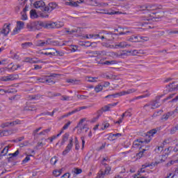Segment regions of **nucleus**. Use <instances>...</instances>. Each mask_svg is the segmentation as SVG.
Instances as JSON below:
<instances>
[{
  "instance_id": "2f4dec72",
  "label": "nucleus",
  "mask_w": 178,
  "mask_h": 178,
  "mask_svg": "<svg viewBox=\"0 0 178 178\" xmlns=\"http://www.w3.org/2000/svg\"><path fill=\"white\" fill-rule=\"evenodd\" d=\"M53 175L56 177H58V176H60L62 175V169H60L59 170H55L53 171Z\"/></svg>"
},
{
  "instance_id": "6ab92c4d",
  "label": "nucleus",
  "mask_w": 178,
  "mask_h": 178,
  "mask_svg": "<svg viewBox=\"0 0 178 178\" xmlns=\"http://www.w3.org/2000/svg\"><path fill=\"white\" fill-rule=\"evenodd\" d=\"M153 15H155L156 19H162V17L165 16V12L161 10L157 13H153Z\"/></svg>"
},
{
  "instance_id": "e2e57ef3",
  "label": "nucleus",
  "mask_w": 178,
  "mask_h": 178,
  "mask_svg": "<svg viewBox=\"0 0 178 178\" xmlns=\"http://www.w3.org/2000/svg\"><path fill=\"white\" fill-rule=\"evenodd\" d=\"M2 133V136H9V131H6V130H3L1 131Z\"/></svg>"
},
{
  "instance_id": "2eb2a0df",
  "label": "nucleus",
  "mask_w": 178,
  "mask_h": 178,
  "mask_svg": "<svg viewBox=\"0 0 178 178\" xmlns=\"http://www.w3.org/2000/svg\"><path fill=\"white\" fill-rule=\"evenodd\" d=\"M87 108H88V106H81V107H78L76 108H75L74 110H73L71 112H69L68 113H67L68 115V116H70V115H73L74 113H76V112H80V111L83 110V109H87Z\"/></svg>"
},
{
  "instance_id": "774afa93",
  "label": "nucleus",
  "mask_w": 178,
  "mask_h": 178,
  "mask_svg": "<svg viewBox=\"0 0 178 178\" xmlns=\"http://www.w3.org/2000/svg\"><path fill=\"white\" fill-rule=\"evenodd\" d=\"M69 177H70V174L68 173V172L64 174V175L61 177V178H69Z\"/></svg>"
},
{
  "instance_id": "37998d69",
  "label": "nucleus",
  "mask_w": 178,
  "mask_h": 178,
  "mask_svg": "<svg viewBox=\"0 0 178 178\" xmlns=\"http://www.w3.org/2000/svg\"><path fill=\"white\" fill-rule=\"evenodd\" d=\"M41 129H42V127H39V128L35 129V130L33 131V134H32L33 136H35V137H36L38 133L40 131V130H41Z\"/></svg>"
},
{
  "instance_id": "5fc2aeb1",
  "label": "nucleus",
  "mask_w": 178,
  "mask_h": 178,
  "mask_svg": "<svg viewBox=\"0 0 178 178\" xmlns=\"http://www.w3.org/2000/svg\"><path fill=\"white\" fill-rule=\"evenodd\" d=\"M138 40H140V42H141V40L143 41H148L147 37L138 36Z\"/></svg>"
},
{
  "instance_id": "49530a36",
  "label": "nucleus",
  "mask_w": 178,
  "mask_h": 178,
  "mask_svg": "<svg viewBox=\"0 0 178 178\" xmlns=\"http://www.w3.org/2000/svg\"><path fill=\"white\" fill-rule=\"evenodd\" d=\"M86 118L81 119L78 125L75 127V129H77V128L80 127V125L83 124V123H84V122H86Z\"/></svg>"
},
{
  "instance_id": "4be33fe9",
  "label": "nucleus",
  "mask_w": 178,
  "mask_h": 178,
  "mask_svg": "<svg viewBox=\"0 0 178 178\" xmlns=\"http://www.w3.org/2000/svg\"><path fill=\"white\" fill-rule=\"evenodd\" d=\"M129 41H131V42H140V39H138V36L137 35H131Z\"/></svg>"
},
{
  "instance_id": "09e8293b",
  "label": "nucleus",
  "mask_w": 178,
  "mask_h": 178,
  "mask_svg": "<svg viewBox=\"0 0 178 178\" xmlns=\"http://www.w3.org/2000/svg\"><path fill=\"white\" fill-rule=\"evenodd\" d=\"M102 125L104 126L103 127H102V130H105V129H108V127H109V123L104 122Z\"/></svg>"
},
{
  "instance_id": "0eeeda50",
  "label": "nucleus",
  "mask_w": 178,
  "mask_h": 178,
  "mask_svg": "<svg viewBox=\"0 0 178 178\" xmlns=\"http://www.w3.org/2000/svg\"><path fill=\"white\" fill-rule=\"evenodd\" d=\"M42 27L44 28V22H42V21L33 22L34 31H35V30H41Z\"/></svg>"
},
{
  "instance_id": "0e129e2a",
  "label": "nucleus",
  "mask_w": 178,
  "mask_h": 178,
  "mask_svg": "<svg viewBox=\"0 0 178 178\" xmlns=\"http://www.w3.org/2000/svg\"><path fill=\"white\" fill-rule=\"evenodd\" d=\"M74 172H75L76 175H80V173H81L83 172V170H81L80 168H76Z\"/></svg>"
},
{
  "instance_id": "4c0bfd02",
  "label": "nucleus",
  "mask_w": 178,
  "mask_h": 178,
  "mask_svg": "<svg viewBox=\"0 0 178 178\" xmlns=\"http://www.w3.org/2000/svg\"><path fill=\"white\" fill-rule=\"evenodd\" d=\"M145 151H147V149H143L142 151L139 152L137 154L136 156L138 158H143V155L144 154Z\"/></svg>"
},
{
  "instance_id": "a19ab883",
  "label": "nucleus",
  "mask_w": 178,
  "mask_h": 178,
  "mask_svg": "<svg viewBox=\"0 0 178 178\" xmlns=\"http://www.w3.org/2000/svg\"><path fill=\"white\" fill-rule=\"evenodd\" d=\"M175 163H178V160H171L167 163V166H172V165H175Z\"/></svg>"
},
{
  "instance_id": "dca6fc26",
  "label": "nucleus",
  "mask_w": 178,
  "mask_h": 178,
  "mask_svg": "<svg viewBox=\"0 0 178 178\" xmlns=\"http://www.w3.org/2000/svg\"><path fill=\"white\" fill-rule=\"evenodd\" d=\"M1 81H12L15 80V76L12 74H10L6 76H3L0 79Z\"/></svg>"
},
{
  "instance_id": "bf43d9fd",
  "label": "nucleus",
  "mask_w": 178,
  "mask_h": 178,
  "mask_svg": "<svg viewBox=\"0 0 178 178\" xmlns=\"http://www.w3.org/2000/svg\"><path fill=\"white\" fill-rule=\"evenodd\" d=\"M128 94H133V92H136L137 91V89L131 88V89H128Z\"/></svg>"
},
{
  "instance_id": "1a4fd4ad",
  "label": "nucleus",
  "mask_w": 178,
  "mask_h": 178,
  "mask_svg": "<svg viewBox=\"0 0 178 178\" xmlns=\"http://www.w3.org/2000/svg\"><path fill=\"white\" fill-rule=\"evenodd\" d=\"M109 172H111V167H106V169L104 171H99L97 178H104L105 175H109Z\"/></svg>"
},
{
  "instance_id": "338daca9",
  "label": "nucleus",
  "mask_w": 178,
  "mask_h": 178,
  "mask_svg": "<svg viewBox=\"0 0 178 178\" xmlns=\"http://www.w3.org/2000/svg\"><path fill=\"white\" fill-rule=\"evenodd\" d=\"M75 149H76V151H79V149H80V145H79V140H76V142L75 143Z\"/></svg>"
},
{
  "instance_id": "c03bdc74",
  "label": "nucleus",
  "mask_w": 178,
  "mask_h": 178,
  "mask_svg": "<svg viewBox=\"0 0 178 178\" xmlns=\"http://www.w3.org/2000/svg\"><path fill=\"white\" fill-rule=\"evenodd\" d=\"M16 124H20V120H17L15 121L10 122V126H15Z\"/></svg>"
},
{
  "instance_id": "f8f14e48",
  "label": "nucleus",
  "mask_w": 178,
  "mask_h": 178,
  "mask_svg": "<svg viewBox=\"0 0 178 178\" xmlns=\"http://www.w3.org/2000/svg\"><path fill=\"white\" fill-rule=\"evenodd\" d=\"M97 63L99 65H106L107 66H109V65H116L115 60H106L104 61V59H101L100 60L97 61Z\"/></svg>"
},
{
  "instance_id": "5701e85b",
  "label": "nucleus",
  "mask_w": 178,
  "mask_h": 178,
  "mask_svg": "<svg viewBox=\"0 0 178 178\" xmlns=\"http://www.w3.org/2000/svg\"><path fill=\"white\" fill-rule=\"evenodd\" d=\"M69 140V134L66 133L63 136V140L60 143V145H64L65 143Z\"/></svg>"
},
{
  "instance_id": "69168bd1",
  "label": "nucleus",
  "mask_w": 178,
  "mask_h": 178,
  "mask_svg": "<svg viewBox=\"0 0 178 178\" xmlns=\"http://www.w3.org/2000/svg\"><path fill=\"white\" fill-rule=\"evenodd\" d=\"M127 94H129L128 90H124L120 92V97H122V95H127Z\"/></svg>"
},
{
  "instance_id": "4d7b16f0",
  "label": "nucleus",
  "mask_w": 178,
  "mask_h": 178,
  "mask_svg": "<svg viewBox=\"0 0 178 178\" xmlns=\"http://www.w3.org/2000/svg\"><path fill=\"white\" fill-rule=\"evenodd\" d=\"M65 55V53L62 51H59L57 50V52L56 53V56H63Z\"/></svg>"
},
{
  "instance_id": "f3484780",
  "label": "nucleus",
  "mask_w": 178,
  "mask_h": 178,
  "mask_svg": "<svg viewBox=\"0 0 178 178\" xmlns=\"http://www.w3.org/2000/svg\"><path fill=\"white\" fill-rule=\"evenodd\" d=\"M25 62H29V63H40L41 60L37 59V58H26Z\"/></svg>"
},
{
  "instance_id": "7ed1b4c3",
  "label": "nucleus",
  "mask_w": 178,
  "mask_h": 178,
  "mask_svg": "<svg viewBox=\"0 0 178 178\" xmlns=\"http://www.w3.org/2000/svg\"><path fill=\"white\" fill-rule=\"evenodd\" d=\"M43 23L44 29H59V27H60V25L56 22H49Z\"/></svg>"
},
{
  "instance_id": "79ce46f5",
  "label": "nucleus",
  "mask_w": 178,
  "mask_h": 178,
  "mask_svg": "<svg viewBox=\"0 0 178 178\" xmlns=\"http://www.w3.org/2000/svg\"><path fill=\"white\" fill-rule=\"evenodd\" d=\"M175 95H176V94H175V93L170 95L168 97H167L165 99H164L163 100V102H166V101H168V99H172V98H173V97H175Z\"/></svg>"
},
{
  "instance_id": "6e6552de",
  "label": "nucleus",
  "mask_w": 178,
  "mask_h": 178,
  "mask_svg": "<svg viewBox=\"0 0 178 178\" xmlns=\"http://www.w3.org/2000/svg\"><path fill=\"white\" fill-rule=\"evenodd\" d=\"M149 141H151V139L145 138L143 140L141 139H137L134 142V147H139V145H141L140 144H144V143L145 144H148ZM137 143H140V144Z\"/></svg>"
},
{
  "instance_id": "c9c22d12",
  "label": "nucleus",
  "mask_w": 178,
  "mask_h": 178,
  "mask_svg": "<svg viewBox=\"0 0 178 178\" xmlns=\"http://www.w3.org/2000/svg\"><path fill=\"white\" fill-rule=\"evenodd\" d=\"M49 50V52L50 53V55H52L53 56H56L57 50L54 48L47 49Z\"/></svg>"
},
{
  "instance_id": "473e14b6",
  "label": "nucleus",
  "mask_w": 178,
  "mask_h": 178,
  "mask_svg": "<svg viewBox=\"0 0 178 178\" xmlns=\"http://www.w3.org/2000/svg\"><path fill=\"white\" fill-rule=\"evenodd\" d=\"M80 129H78V134H81V131H83V130H84V129H86L85 131H88V127H87V125L85 124L83 125L82 127H79Z\"/></svg>"
},
{
  "instance_id": "bb28decb",
  "label": "nucleus",
  "mask_w": 178,
  "mask_h": 178,
  "mask_svg": "<svg viewBox=\"0 0 178 178\" xmlns=\"http://www.w3.org/2000/svg\"><path fill=\"white\" fill-rule=\"evenodd\" d=\"M30 15L31 19H37V17H38V15L37 14V11H35V10H31L30 11Z\"/></svg>"
},
{
  "instance_id": "4468645a",
  "label": "nucleus",
  "mask_w": 178,
  "mask_h": 178,
  "mask_svg": "<svg viewBox=\"0 0 178 178\" xmlns=\"http://www.w3.org/2000/svg\"><path fill=\"white\" fill-rule=\"evenodd\" d=\"M116 105H118V102L109 104L102 107V111H103V112H109V111H111V108H112V106H116Z\"/></svg>"
},
{
  "instance_id": "3c124183",
  "label": "nucleus",
  "mask_w": 178,
  "mask_h": 178,
  "mask_svg": "<svg viewBox=\"0 0 178 178\" xmlns=\"http://www.w3.org/2000/svg\"><path fill=\"white\" fill-rule=\"evenodd\" d=\"M30 156H33V155L30 154L29 156H27L23 161L22 163H27L28 161H30Z\"/></svg>"
},
{
  "instance_id": "a878e982",
  "label": "nucleus",
  "mask_w": 178,
  "mask_h": 178,
  "mask_svg": "<svg viewBox=\"0 0 178 178\" xmlns=\"http://www.w3.org/2000/svg\"><path fill=\"white\" fill-rule=\"evenodd\" d=\"M20 152H19V150H17L15 153H10L8 154V156H10L8 158V162H10V159H12L13 158H14L15 156H17V155H19Z\"/></svg>"
},
{
  "instance_id": "7c9ffc66",
  "label": "nucleus",
  "mask_w": 178,
  "mask_h": 178,
  "mask_svg": "<svg viewBox=\"0 0 178 178\" xmlns=\"http://www.w3.org/2000/svg\"><path fill=\"white\" fill-rule=\"evenodd\" d=\"M26 29H28L29 31H34V22L27 24Z\"/></svg>"
},
{
  "instance_id": "680f3d73",
  "label": "nucleus",
  "mask_w": 178,
  "mask_h": 178,
  "mask_svg": "<svg viewBox=\"0 0 178 178\" xmlns=\"http://www.w3.org/2000/svg\"><path fill=\"white\" fill-rule=\"evenodd\" d=\"M176 131H177V129L175 127H173L170 129V134H175V133H176Z\"/></svg>"
},
{
  "instance_id": "f03ea898",
  "label": "nucleus",
  "mask_w": 178,
  "mask_h": 178,
  "mask_svg": "<svg viewBox=\"0 0 178 178\" xmlns=\"http://www.w3.org/2000/svg\"><path fill=\"white\" fill-rule=\"evenodd\" d=\"M163 97V95L156 97L155 99L152 101L150 104H147L143 106V109H145L146 106H152V109H156V108H159L161 104H159V101H161V98Z\"/></svg>"
},
{
  "instance_id": "6e6d98bb",
  "label": "nucleus",
  "mask_w": 178,
  "mask_h": 178,
  "mask_svg": "<svg viewBox=\"0 0 178 178\" xmlns=\"http://www.w3.org/2000/svg\"><path fill=\"white\" fill-rule=\"evenodd\" d=\"M30 99H38L40 98V96L38 95L29 96Z\"/></svg>"
},
{
  "instance_id": "052dcab7",
  "label": "nucleus",
  "mask_w": 178,
  "mask_h": 178,
  "mask_svg": "<svg viewBox=\"0 0 178 178\" xmlns=\"http://www.w3.org/2000/svg\"><path fill=\"white\" fill-rule=\"evenodd\" d=\"M174 83H175V82H172V83H170L168 85V87H170V88H173V89L177 88V90H178V85H177L176 86H173Z\"/></svg>"
},
{
  "instance_id": "ea45409f",
  "label": "nucleus",
  "mask_w": 178,
  "mask_h": 178,
  "mask_svg": "<svg viewBox=\"0 0 178 178\" xmlns=\"http://www.w3.org/2000/svg\"><path fill=\"white\" fill-rule=\"evenodd\" d=\"M23 140H24V136H22L17 139L13 140L12 143H20V141H23Z\"/></svg>"
},
{
  "instance_id": "58836bf2",
  "label": "nucleus",
  "mask_w": 178,
  "mask_h": 178,
  "mask_svg": "<svg viewBox=\"0 0 178 178\" xmlns=\"http://www.w3.org/2000/svg\"><path fill=\"white\" fill-rule=\"evenodd\" d=\"M163 151V147L162 146L157 147V148L155 149V152L157 154H161Z\"/></svg>"
},
{
  "instance_id": "e433bc0d",
  "label": "nucleus",
  "mask_w": 178,
  "mask_h": 178,
  "mask_svg": "<svg viewBox=\"0 0 178 178\" xmlns=\"http://www.w3.org/2000/svg\"><path fill=\"white\" fill-rule=\"evenodd\" d=\"M104 86L102 85H97L95 87V92H99L100 91H102V88Z\"/></svg>"
},
{
  "instance_id": "864d4df0",
  "label": "nucleus",
  "mask_w": 178,
  "mask_h": 178,
  "mask_svg": "<svg viewBox=\"0 0 178 178\" xmlns=\"http://www.w3.org/2000/svg\"><path fill=\"white\" fill-rule=\"evenodd\" d=\"M69 126H70V122H68L67 124H65L63 127V129H62L61 131H63V130H66V129H67V127H69Z\"/></svg>"
},
{
  "instance_id": "393cba45",
  "label": "nucleus",
  "mask_w": 178,
  "mask_h": 178,
  "mask_svg": "<svg viewBox=\"0 0 178 178\" xmlns=\"http://www.w3.org/2000/svg\"><path fill=\"white\" fill-rule=\"evenodd\" d=\"M86 54H90L91 56V58H93L94 56L93 55H102V51H88L86 52Z\"/></svg>"
},
{
  "instance_id": "72a5a7b5",
  "label": "nucleus",
  "mask_w": 178,
  "mask_h": 178,
  "mask_svg": "<svg viewBox=\"0 0 178 178\" xmlns=\"http://www.w3.org/2000/svg\"><path fill=\"white\" fill-rule=\"evenodd\" d=\"M45 44H48V41L42 42V40H39L36 43V47H44Z\"/></svg>"
},
{
  "instance_id": "8fccbe9b",
  "label": "nucleus",
  "mask_w": 178,
  "mask_h": 178,
  "mask_svg": "<svg viewBox=\"0 0 178 178\" xmlns=\"http://www.w3.org/2000/svg\"><path fill=\"white\" fill-rule=\"evenodd\" d=\"M6 92H12V91L0 89V95H5V94H6Z\"/></svg>"
},
{
  "instance_id": "20e7f679",
  "label": "nucleus",
  "mask_w": 178,
  "mask_h": 178,
  "mask_svg": "<svg viewBox=\"0 0 178 178\" xmlns=\"http://www.w3.org/2000/svg\"><path fill=\"white\" fill-rule=\"evenodd\" d=\"M22 29H24V22H23L22 21H17V27L15 28V29L13 30L12 35L18 34L19 31H20L22 30Z\"/></svg>"
},
{
  "instance_id": "39448f33",
  "label": "nucleus",
  "mask_w": 178,
  "mask_h": 178,
  "mask_svg": "<svg viewBox=\"0 0 178 178\" xmlns=\"http://www.w3.org/2000/svg\"><path fill=\"white\" fill-rule=\"evenodd\" d=\"M116 35H118V34L108 32L105 35V36L102 35L101 40H106L107 41H113V40H115V36Z\"/></svg>"
},
{
  "instance_id": "ddd939ff",
  "label": "nucleus",
  "mask_w": 178,
  "mask_h": 178,
  "mask_svg": "<svg viewBox=\"0 0 178 178\" xmlns=\"http://www.w3.org/2000/svg\"><path fill=\"white\" fill-rule=\"evenodd\" d=\"M157 130L156 129H152L150 131H149L147 132V134H144L145 137H146L147 140H151V137L154 136V134H156L157 133Z\"/></svg>"
},
{
  "instance_id": "a18cd8bd",
  "label": "nucleus",
  "mask_w": 178,
  "mask_h": 178,
  "mask_svg": "<svg viewBox=\"0 0 178 178\" xmlns=\"http://www.w3.org/2000/svg\"><path fill=\"white\" fill-rule=\"evenodd\" d=\"M66 31L68 33V34L72 35L74 33H79V29H72L71 31L67 30Z\"/></svg>"
},
{
  "instance_id": "de8ad7c7",
  "label": "nucleus",
  "mask_w": 178,
  "mask_h": 178,
  "mask_svg": "<svg viewBox=\"0 0 178 178\" xmlns=\"http://www.w3.org/2000/svg\"><path fill=\"white\" fill-rule=\"evenodd\" d=\"M58 159H56V158L55 157L51 158L50 160V163H51V165H56Z\"/></svg>"
},
{
  "instance_id": "423d86ee",
  "label": "nucleus",
  "mask_w": 178,
  "mask_h": 178,
  "mask_svg": "<svg viewBox=\"0 0 178 178\" xmlns=\"http://www.w3.org/2000/svg\"><path fill=\"white\" fill-rule=\"evenodd\" d=\"M73 147V138H71L70 139V143L67 145L65 149L63 152V155L65 156V155H67L69 152L72 150V148Z\"/></svg>"
},
{
  "instance_id": "a211bd4d",
  "label": "nucleus",
  "mask_w": 178,
  "mask_h": 178,
  "mask_svg": "<svg viewBox=\"0 0 178 178\" xmlns=\"http://www.w3.org/2000/svg\"><path fill=\"white\" fill-rule=\"evenodd\" d=\"M175 114V111H170L167 113L166 114L163 115L161 120H168L170 116H172V115Z\"/></svg>"
},
{
  "instance_id": "13d9d810",
  "label": "nucleus",
  "mask_w": 178,
  "mask_h": 178,
  "mask_svg": "<svg viewBox=\"0 0 178 178\" xmlns=\"http://www.w3.org/2000/svg\"><path fill=\"white\" fill-rule=\"evenodd\" d=\"M10 126V122H6L1 124L2 129H5V127H9Z\"/></svg>"
},
{
  "instance_id": "c756f323",
  "label": "nucleus",
  "mask_w": 178,
  "mask_h": 178,
  "mask_svg": "<svg viewBox=\"0 0 178 178\" xmlns=\"http://www.w3.org/2000/svg\"><path fill=\"white\" fill-rule=\"evenodd\" d=\"M36 109H37V107H35V106H30L28 107H25L24 108V111H28L33 112V111H35Z\"/></svg>"
},
{
  "instance_id": "f257e3e1",
  "label": "nucleus",
  "mask_w": 178,
  "mask_h": 178,
  "mask_svg": "<svg viewBox=\"0 0 178 178\" xmlns=\"http://www.w3.org/2000/svg\"><path fill=\"white\" fill-rule=\"evenodd\" d=\"M33 6L35 9H40L44 13H51L54 9H56V8H58V4L56 2L49 3L46 6L45 3L42 0L35 1Z\"/></svg>"
},
{
  "instance_id": "9d476101",
  "label": "nucleus",
  "mask_w": 178,
  "mask_h": 178,
  "mask_svg": "<svg viewBox=\"0 0 178 178\" xmlns=\"http://www.w3.org/2000/svg\"><path fill=\"white\" fill-rule=\"evenodd\" d=\"M79 3H80L79 1H74L72 0L65 1V5L67 6H71V8H77V6H79Z\"/></svg>"
},
{
  "instance_id": "9b49d317",
  "label": "nucleus",
  "mask_w": 178,
  "mask_h": 178,
  "mask_svg": "<svg viewBox=\"0 0 178 178\" xmlns=\"http://www.w3.org/2000/svg\"><path fill=\"white\" fill-rule=\"evenodd\" d=\"M1 30V33L3 34L4 37H6L10 31V24L3 26V28Z\"/></svg>"
},
{
  "instance_id": "f704fd0d",
  "label": "nucleus",
  "mask_w": 178,
  "mask_h": 178,
  "mask_svg": "<svg viewBox=\"0 0 178 178\" xmlns=\"http://www.w3.org/2000/svg\"><path fill=\"white\" fill-rule=\"evenodd\" d=\"M67 83H71L72 84H80V80L67 79Z\"/></svg>"
},
{
  "instance_id": "603ef678",
  "label": "nucleus",
  "mask_w": 178,
  "mask_h": 178,
  "mask_svg": "<svg viewBox=\"0 0 178 178\" xmlns=\"http://www.w3.org/2000/svg\"><path fill=\"white\" fill-rule=\"evenodd\" d=\"M45 83H48L49 86H51V84H55V81H52L51 79H46Z\"/></svg>"
},
{
  "instance_id": "aec40b11",
  "label": "nucleus",
  "mask_w": 178,
  "mask_h": 178,
  "mask_svg": "<svg viewBox=\"0 0 178 178\" xmlns=\"http://www.w3.org/2000/svg\"><path fill=\"white\" fill-rule=\"evenodd\" d=\"M145 9H146V10H156L158 9V7L154 4H149L146 6L145 7Z\"/></svg>"
},
{
  "instance_id": "412c9836",
  "label": "nucleus",
  "mask_w": 178,
  "mask_h": 178,
  "mask_svg": "<svg viewBox=\"0 0 178 178\" xmlns=\"http://www.w3.org/2000/svg\"><path fill=\"white\" fill-rule=\"evenodd\" d=\"M32 45L33 42H24L21 44L22 49H27V48H30Z\"/></svg>"
},
{
  "instance_id": "cd10ccee",
  "label": "nucleus",
  "mask_w": 178,
  "mask_h": 178,
  "mask_svg": "<svg viewBox=\"0 0 178 178\" xmlns=\"http://www.w3.org/2000/svg\"><path fill=\"white\" fill-rule=\"evenodd\" d=\"M8 151H9V146H6L3 148V149L1 151L0 156H5V155L8 154Z\"/></svg>"
},
{
  "instance_id": "c85d7f7f",
  "label": "nucleus",
  "mask_w": 178,
  "mask_h": 178,
  "mask_svg": "<svg viewBox=\"0 0 178 178\" xmlns=\"http://www.w3.org/2000/svg\"><path fill=\"white\" fill-rule=\"evenodd\" d=\"M86 80L89 83H95L98 80V77L88 76L86 77Z\"/></svg>"
},
{
  "instance_id": "b1692460",
  "label": "nucleus",
  "mask_w": 178,
  "mask_h": 178,
  "mask_svg": "<svg viewBox=\"0 0 178 178\" xmlns=\"http://www.w3.org/2000/svg\"><path fill=\"white\" fill-rule=\"evenodd\" d=\"M127 43L126 42H121L115 44V48H126Z\"/></svg>"
}]
</instances>
